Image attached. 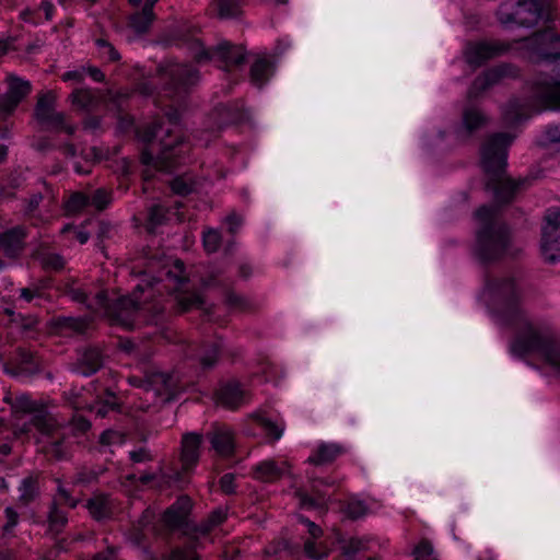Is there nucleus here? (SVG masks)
<instances>
[{
    "label": "nucleus",
    "instance_id": "obj_1",
    "mask_svg": "<svg viewBox=\"0 0 560 560\" xmlns=\"http://www.w3.org/2000/svg\"><path fill=\"white\" fill-rule=\"evenodd\" d=\"M483 294L498 320L518 331L510 350L516 357L530 352L542 355L560 377V343L549 327H538L529 322L524 302L526 291L521 279L513 276H487Z\"/></svg>",
    "mask_w": 560,
    "mask_h": 560
},
{
    "label": "nucleus",
    "instance_id": "obj_2",
    "mask_svg": "<svg viewBox=\"0 0 560 560\" xmlns=\"http://www.w3.org/2000/svg\"><path fill=\"white\" fill-rule=\"evenodd\" d=\"M512 141L511 135L499 132L490 136L481 148V164L489 175L486 188L493 191L494 200L499 205L511 202L516 191L529 184L527 177L515 182L504 176L508 148Z\"/></svg>",
    "mask_w": 560,
    "mask_h": 560
},
{
    "label": "nucleus",
    "instance_id": "obj_3",
    "mask_svg": "<svg viewBox=\"0 0 560 560\" xmlns=\"http://www.w3.org/2000/svg\"><path fill=\"white\" fill-rule=\"evenodd\" d=\"M15 406L32 413L30 423H25L20 432L30 434L33 428L36 429L39 434L37 442L43 444V451L57 459L62 458L68 450L69 428L60 424L50 412L26 395L18 397Z\"/></svg>",
    "mask_w": 560,
    "mask_h": 560
},
{
    "label": "nucleus",
    "instance_id": "obj_4",
    "mask_svg": "<svg viewBox=\"0 0 560 560\" xmlns=\"http://www.w3.org/2000/svg\"><path fill=\"white\" fill-rule=\"evenodd\" d=\"M527 97H513L505 105L503 117L506 124L516 125L544 109L560 110V82L544 77L533 81Z\"/></svg>",
    "mask_w": 560,
    "mask_h": 560
},
{
    "label": "nucleus",
    "instance_id": "obj_5",
    "mask_svg": "<svg viewBox=\"0 0 560 560\" xmlns=\"http://www.w3.org/2000/svg\"><path fill=\"white\" fill-rule=\"evenodd\" d=\"M139 139L145 144H152L156 139L160 141V151L155 158L148 149L141 152V163L144 165H153L161 172H173L179 164V154L183 144L179 136L173 137L171 128L164 129L162 119H155L137 130Z\"/></svg>",
    "mask_w": 560,
    "mask_h": 560
},
{
    "label": "nucleus",
    "instance_id": "obj_6",
    "mask_svg": "<svg viewBox=\"0 0 560 560\" xmlns=\"http://www.w3.org/2000/svg\"><path fill=\"white\" fill-rule=\"evenodd\" d=\"M476 218L481 224L477 231L476 255L485 264L499 260L510 243L509 228L499 221L495 206H481Z\"/></svg>",
    "mask_w": 560,
    "mask_h": 560
},
{
    "label": "nucleus",
    "instance_id": "obj_7",
    "mask_svg": "<svg viewBox=\"0 0 560 560\" xmlns=\"http://www.w3.org/2000/svg\"><path fill=\"white\" fill-rule=\"evenodd\" d=\"M498 21L504 25L534 27L556 20V0H505L497 10Z\"/></svg>",
    "mask_w": 560,
    "mask_h": 560
},
{
    "label": "nucleus",
    "instance_id": "obj_8",
    "mask_svg": "<svg viewBox=\"0 0 560 560\" xmlns=\"http://www.w3.org/2000/svg\"><path fill=\"white\" fill-rule=\"evenodd\" d=\"M198 80L199 72L196 68L188 65L171 66L166 71L164 95L179 104Z\"/></svg>",
    "mask_w": 560,
    "mask_h": 560
},
{
    "label": "nucleus",
    "instance_id": "obj_9",
    "mask_svg": "<svg viewBox=\"0 0 560 560\" xmlns=\"http://www.w3.org/2000/svg\"><path fill=\"white\" fill-rule=\"evenodd\" d=\"M34 116L36 121L46 130L65 131L70 135V127L67 116L57 110V95L52 91L45 92L38 96Z\"/></svg>",
    "mask_w": 560,
    "mask_h": 560
},
{
    "label": "nucleus",
    "instance_id": "obj_10",
    "mask_svg": "<svg viewBox=\"0 0 560 560\" xmlns=\"http://www.w3.org/2000/svg\"><path fill=\"white\" fill-rule=\"evenodd\" d=\"M94 300H96V305L100 308H105L106 315L110 318L113 324L120 325L127 329L133 327L136 314L139 310L138 301L122 296L109 303L105 291H98L94 295Z\"/></svg>",
    "mask_w": 560,
    "mask_h": 560
},
{
    "label": "nucleus",
    "instance_id": "obj_11",
    "mask_svg": "<svg viewBox=\"0 0 560 560\" xmlns=\"http://www.w3.org/2000/svg\"><path fill=\"white\" fill-rule=\"evenodd\" d=\"M542 229L541 254L546 261L556 262L560 259V209H549L545 215Z\"/></svg>",
    "mask_w": 560,
    "mask_h": 560
},
{
    "label": "nucleus",
    "instance_id": "obj_12",
    "mask_svg": "<svg viewBox=\"0 0 560 560\" xmlns=\"http://www.w3.org/2000/svg\"><path fill=\"white\" fill-rule=\"evenodd\" d=\"M72 302L84 305L86 313L72 317V335L90 337L96 330V312L100 308L94 298L91 300L89 294L82 289L72 288Z\"/></svg>",
    "mask_w": 560,
    "mask_h": 560
},
{
    "label": "nucleus",
    "instance_id": "obj_13",
    "mask_svg": "<svg viewBox=\"0 0 560 560\" xmlns=\"http://www.w3.org/2000/svg\"><path fill=\"white\" fill-rule=\"evenodd\" d=\"M245 48L243 46L233 45L230 42H222L215 47L203 49L197 55V60L217 59L223 63L224 70L232 67L242 66L245 62Z\"/></svg>",
    "mask_w": 560,
    "mask_h": 560
},
{
    "label": "nucleus",
    "instance_id": "obj_14",
    "mask_svg": "<svg viewBox=\"0 0 560 560\" xmlns=\"http://www.w3.org/2000/svg\"><path fill=\"white\" fill-rule=\"evenodd\" d=\"M57 494L54 497L48 513V529L52 534H58L68 524V510L70 494L65 483L56 479Z\"/></svg>",
    "mask_w": 560,
    "mask_h": 560
},
{
    "label": "nucleus",
    "instance_id": "obj_15",
    "mask_svg": "<svg viewBox=\"0 0 560 560\" xmlns=\"http://www.w3.org/2000/svg\"><path fill=\"white\" fill-rule=\"evenodd\" d=\"M31 92V83L15 75L8 78V91L0 97V119L5 120Z\"/></svg>",
    "mask_w": 560,
    "mask_h": 560
},
{
    "label": "nucleus",
    "instance_id": "obj_16",
    "mask_svg": "<svg viewBox=\"0 0 560 560\" xmlns=\"http://www.w3.org/2000/svg\"><path fill=\"white\" fill-rule=\"evenodd\" d=\"M510 49V45L499 42L471 43L465 51L466 61L474 67H480L486 61L502 56Z\"/></svg>",
    "mask_w": 560,
    "mask_h": 560
},
{
    "label": "nucleus",
    "instance_id": "obj_17",
    "mask_svg": "<svg viewBox=\"0 0 560 560\" xmlns=\"http://www.w3.org/2000/svg\"><path fill=\"white\" fill-rule=\"evenodd\" d=\"M518 74V70L516 67L509 65V63H502L499 66H495L487 71H485L482 74L478 75L469 91L468 96L470 98L477 97L480 93L488 90L490 86L497 84L501 79L503 78H515Z\"/></svg>",
    "mask_w": 560,
    "mask_h": 560
},
{
    "label": "nucleus",
    "instance_id": "obj_18",
    "mask_svg": "<svg viewBox=\"0 0 560 560\" xmlns=\"http://www.w3.org/2000/svg\"><path fill=\"white\" fill-rule=\"evenodd\" d=\"M192 508V501L188 495L179 497L163 514V522L170 529H183L189 534L190 524L188 516Z\"/></svg>",
    "mask_w": 560,
    "mask_h": 560
},
{
    "label": "nucleus",
    "instance_id": "obj_19",
    "mask_svg": "<svg viewBox=\"0 0 560 560\" xmlns=\"http://www.w3.org/2000/svg\"><path fill=\"white\" fill-rule=\"evenodd\" d=\"M113 201V194L105 188H97L93 191H72V212L86 208H94L104 211Z\"/></svg>",
    "mask_w": 560,
    "mask_h": 560
},
{
    "label": "nucleus",
    "instance_id": "obj_20",
    "mask_svg": "<svg viewBox=\"0 0 560 560\" xmlns=\"http://www.w3.org/2000/svg\"><path fill=\"white\" fill-rule=\"evenodd\" d=\"M330 485H332V482H328L325 479H313L311 481L310 492L300 488L294 494L295 498L299 499L301 508L324 509L327 506L328 494L322 487Z\"/></svg>",
    "mask_w": 560,
    "mask_h": 560
},
{
    "label": "nucleus",
    "instance_id": "obj_21",
    "mask_svg": "<svg viewBox=\"0 0 560 560\" xmlns=\"http://www.w3.org/2000/svg\"><path fill=\"white\" fill-rule=\"evenodd\" d=\"M203 435L196 432H188L182 436L180 463L184 470H191L200 457V446Z\"/></svg>",
    "mask_w": 560,
    "mask_h": 560
},
{
    "label": "nucleus",
    "instance_id": "obj_22",
    "mask_svg": "<svg viewBox=\"0 0 560 560\" xmlns=\"http://www.w3.org/2000/svg\"><path fill=\"white\" fill-rule=\"evenodd\" d=\"M487 124V117L475 106H467L463 110L462 125L455 129L458 140H467L475 131Z\"/></svg>",
    "mask_w": 560,
    "mask_h": 560
},
{
    "label": "nucleus",
    "instance_id": "obj_23",
    "mask_svg": "<svg viewBox=\"0 0 560 560\" xmlns=\"http://www.w3.org/2000/svg\"><path fill=\"white\" fill-rule=\"evenodd\" d=\"M38 358L30 350L19 349L11 369L4 368L7 373L18 377H30L39 372Z\"/></svg>",
    "mask_w": 560,
    "mask_h": 560
},
{
    "label": "nucleus",
    "instance_id": "obj_24",
    "mask_svg": "<svg viewBox=\"0 0 560 560\" xmlns=\"http://www.w3.org/2000/svg\"><path fill=\"white\" fill-rule=\"evenodd\" d=\"M77 353L75 371L81 375H92L102 368L103 355L97 347L88 346L83 349H78Z\"/></svg>",
    "mask_w": 560,
    "mask_h": 560
},
{
    "label": "nucleus",
    "instance_id": "obj_25",
    "mask_svg": "<svg viewBox=\"0 0 560 560\" xmlns=\"http://www.w3.org/2000/svg\"><path fill=\"white\" fill-rule=\"evenodd\" d=\"M26 231L23 226L18 225L0 234V249L7 257H18L25 245Z\"/></svg>",
    "mask_w": 560,
    "mask_h": 560
},
{
    "label": "nucleus",
    "instance_id": "obj_26",
    "mask_svg": "<svg viewBox=\"0 0 560 560\" xmlns=\"http://www.w3.org/2000/svg\"><path fill=\"white\" fill-rule=\"evenodd\" d=\"M206 438L218 454L229 456L233 453V432L226 425L214 424L212 429L207 432Z\"/></svg>",
    "mask_w": 560,
    "mask_h": 560
},
{
    "label": "nucleus",
    "instance_id": "obj_27",
    "mask_svg": "<svg viewBox=\"0 0 560 560\" xmlns=\"http://www.w3.org/2000/svg\"><path fill=\"white\" fill-rule=\"evenodd\" d=\"M218 401L226 408L236 409L246 399V392L237 381L222 384L215 393Z\"/></svg>",
    "mask_w": 560,
    "mask_h": 560
},
{
    "label": "nucleus",
    "instance_id": "obj_28",
    "mask_svg": "<svg viewBox=\"0 0 560 560\" xmlns=\"http://www.w3.org/2000/svg\"><path fill=\"white\" fill-rule=\"evenodd\" d=\"M150 390L164 400H170L176 393V382L168 373L152 372L148 374Z\"/></svg>",
    "mask_w": 560,
    "mask_h": 560
},
{
    "label": "nucleus",
    "instance_id": "obj_29",
    "mask_svg": "<svg viewBox=\"0 0 560 560\" xmlns=\"http://www.w3.org/2000/svg\"><path fill=\"white\" fill-rule=\"evenodd\" d=\"M285 463H277L273 459L264 460L252 469L253 478L262 482H275L279 480L285 470Z\"/></svg>",
    "mask_w": 560,
    "mask_h": 560
},
{
    "label": "nucleus",
    "instance_id": "obj_30",
    "mask_svg": "<svg viewBox=\"0 0 560 560\" xmlns=\"http://www.w3.org/2000/svg\"><path fill=\"white\" fill-rule=\"evenodd\" d=\"M224 350V343L221 338L211 341H205L199 350L198 360L202 370H211L218 363L221 352Z\"/></svg>",
    "mask_w": 560,
    "mask_h": 560
},
{
    "label": "nucleus",
    "instance_id": "obj_31",
    "mask_svg": "<svg viewBox=\"0 0 560 560\" xmlns=\"http://www.w3.org/2000/svg\"><path fill=\"white\" fill-rule=\"evenodd\" d=\"M273 73V63L266 57H258L249 70V78L253 85L261 89Z\"/></svg>",
    "mask_w": 560,
    "mask_h": 560
},
{
    "label": "nucleus",
    "instance_id": "obj_32",
    "mask_svg": "<svg viewBox=\"0 0 560 560\" xmlns=\"http://www.w3.org/2000/svg\"><path fill=\"white\" fill-rule=\"evenodd\" d=\"M342 453L341 446L337 444H322L317 451L308 457V463L320 466L330 464Z\"/></svg>",
    "mask_w": 560,
    "mask_h": 560
},
{
    "label": "nucleus",
    "instance_id": "obj_33",
    "mask_svg": "<svg viewBox=\"0 0 560 560\" xmlns=\"http://www.w3.org/2000/svg\"><path fill=\"white\" fill-rule=\"evenodd\" d=\"M211 9L220 19L237 18L242 13V0H212Z\"/></svg>",
    "mask_w": 560,
    "mask_h": 560
},
{
    "label": "nucleus",
    "instance_id": "obj_34",
    "mask_svg": "<svg viewBox=\"0 0 560 560\" xmlns=\"http://www.w3.org/2000/svg\"><path fill=\"white\" fill-rule=\"evenodd\" d=\"M84 508L90 512L93 518L100 521L109 517L112 511L108 499L105 495L90 498Z\"/></svg>",
    "mask_w": 560,
    "mask_h": 560
},
{
    "label": "nucleus",
    "instance_id": "obj_35",
    "mask_svg": "<svg viewBox=\"0 0 560 560\" xmlns=\"http://www.w3.org/2000/svg\"><path fill=\"white\" fill-rule=\"evenodd\" d=\"M100 103L98 96L95 91L91 89H74L72 90V105H78L83 109H94Z\"/></svg>",
    "mask_w": 560,
    "mask_h": 560
},
{
    "label": "nucleus",
    "instance_id": "obj_36",
    "mask_svg": "<svg viewBox=\"0 0 560 560\" xmlns=\"http://www.w3.org/2000/svg\"><path fill=\"white\" fill-rule=\"evenodd\" d=\"M200 547L197 537H189L183 547H176L171 551L170 560H200L196 550Z\"/></svg>",
    "mask_w": 560,
    "mask_h": 560
},
{
    "label": "nucleus",
    "instance_id": "obj_37",
    "mask_svg": "<svg viewBox=\"0 0 560 560\" xmlns=\"http://www.w3.org/2000/svg\"><path fill=\"white\" fill-rule=\"evenodd\" d=\"M19 492V501L23 504H28L34 501L39 494L38 479L34 476L22 479Z\"/></svg>",
    "mask_w": 560,
    "mask_h": 560
},
{
    "label": "nucleus",
    "instance_id": "obj_38",
    "mask_svg": "<svg viewBox=\"0 0 560 560\" xmlns=\"http://www.w3.org/2000/svg\"><path fill=\"white\" fill-rule=\"evenodd\" d=\"M153 20H154V14H150L141 9L140 11H137L129 15L128 26L135 33L141 35L149 31Z\"/></svg>",
    "mask_w": 560,
    "mask_h": 560
},
{
    "label": "nucleus",
    "instance_id": "obj_39",
    "mask_svg": "<svg viewBox=\"0 0 560 560\" xmlns=\"http://www.w3.org/2000/svg\"><path fill=\"white\" fill-rule=\"evenodd\" d=\"M537 42L548 45L550 50L545 54L546 59H560V35L551 31L537 34Z\"/></svg>",
    "mask_w": 560,
    "mask_h": 560
},
{
    "label": "nucleus",
    "instance_id": "obj_40",
    "mask_svg": "<svg viewBox=\"0 0 560 560\" xmlns=\"http://www.w3.org/2000/svg\"><path fill=\"white\" fill-rule=\"evenodd\" d=\"M167 210L161 205H152L148 208L147 229L153 232L166 221Z\"/></svg>",
    "mask_w": 560,
    "mask_h": 560
},
{
    "label": "nucleus",
    "instance_id": "obj_41",
    "mask_svg": "<svg viewBox=\"0 0 560 560\" xmlns=\"http://www.w3.org/2000/svg\"><path fill=\"white\" fill-rule=\"evenodd\" d=\"M37 258L46 270L58 271L65 267L66 260L58 254L43 250L38 253Z\"/></svg>",
    "mask_w": 560,
    "mask_h": 560
},
{
    "label": "nucleus",
    "instance_id": "obj_42",
    "mask_svg": "<svg viewBox=\"0 0 560 560\" xmlns=\"http://www.w3.org/2000/svg\"><path fill=\"white\" fill-rule=\"evenodd\" d=\"M94 231L96 233V246L104 249L105 240H109L115 234V226L109 222L98 221L94 222Z\"/></svg>",
    "mask_w": 560,
    "mask_h": 560
},
{
    "label": "nucleus",
    "instance_id": "obj_43",
    "mask_svg": "<svg viewBox=\"0 0 560 560\" xmlns=\"http://www.w3.org/2000/svg\"><path fill=\"white\" fill-rule=\"evenodd\" d=\"M178 305L184 312L195 307L199 308L203 305V299L197 292H185L178 296Z\"/></svg>",
    "mask_w": 560,
    "mask_h": 560
},
{
    "label": "nucleus",
    "instance_id": "obj_44",
    "mask_svg": "<svg viewBox=\"0 0 560 560\" xmlns=\"http://www.w3.org/2000/svg\"><path fill=\"white\" fill-rule=\"evenodd\" d=\"M85 74L90 75L96 82H103L105 79V75L101 71L100 68L94 67V66H89V67H82L81 69L75 70V71H72V83L81 82Z\"/></svg>",
    "mask_w": 560,
    "mask_h": 560
},
{
    "label": "nucleus",
    "instance_id": "obj_45",
    "mask_svg": "<svg viewBox=\"0 0 560 560\" xmlns=\"http://www.w3.org/2000/svg\"><path fill=\"white\" fill-rule=\"evenodd\" d=\"M343 511L349 518L358 520L368 513V505L361 500L351 499L346 503Z\"/></svg>",
    "mask_w": 560,
    "mask_h": 560
},
{
    "label": "nucleus",
    "instance_id": "obj_46",
    "mask_svg": "<svg viewBox=\"0 0 560 560\" xmlns=\"http://www.w3.org/2000/svg\"><path fill=\"white\" fill-rule=\"evenodd\" d=\"M220 116L224 119V122L235 124L241 121L244 118V112L241 107L231 106V105H221L217 108Z\"/></svg>",
    "mask_w": 560,
    "mask_h": 560
},
{
    "label": "nucleus",
    "instance_id": "obj_47",
    "mask_svg": "<svg viewBox=\"0 0 560 560\" xmlns=\"http://www.w3.org/2000/svg\"><path fill=\"white\" fill-rule=\"evenodd\" d=\"M202 241L206 252L211 254L219 249L222 237L218 230L209 229L203 232Z\"/></svg>",
    "mask_w": 560,
    "mask_h": 560
},
{
    "label": "nucleus",
    "instance_id": "obj_48",
    "mask_svg": "<svg viewBox=\"0 0 560 560\" xmlns=\"http://www.w3.org/2000/svg\"><path fill=\"white\" fill-rule=\"evenodd\" d=\"M541 147L560 143V124L548 125L538 142Z\"/></svg>",
    "mask_w": 560,
    "mask_h": 560
},
{
    "label": "nucleus",
    "instance_id": "obj_49",
    "mask_svg": "<svg viewBox=\"0 0 560 560\" xmlns=\"http://www.w3.org/2000/svg\"><path fill=\"white\" fill-rule=\"evenodd\" d=\"M257 422L272 441H277L281 438L283 428H280L277 423L261 416L257 417Z\"/></svg>",
    "mask_w": 560,
    "mask_h": 560
},
{
    "label": "nucleus",
    "instance_id": "obj_50",
    "mask_svg": "<svg viewBox=\"0 0 560 560\" xmlns=\"http://www.w3.org/2000/svg\"><path fill=\"white\" fill-rule=\"evenodd\" d=\"M413 555L416 560H436V558L433 557V546L427 539H422L419 542L413 550Z\"/></svg>",
    "mask_w": 560,
    "mask_h": 560
},
{
    "label": "nucleus",
    "instance_id": "obj_51",
    "mask_svg": "<svg viewBox=\"0 0 560 560\" xmlns=\"http://www.w3.org/2000/svg\"><path fill=\"white\" fill-rule=\"evenodd\" d=\"M172 190L179 196H187L195 189L194 183L184 177H176L171 183Z\"/></svg>",
    "mask_w": 560,
    "mask_h": 560
},
{
    "label": "nucleus",
    "instance_id": "obj_52",
    "mask_svg": "<svg viewBox=\"0 0 560 560\" xmlns=\"http://www.w3.org/2000/svg\"><path fill=\"white\" fill-rule=\"evenodd\" d=\"M190 470H184L182 467L180 470H174L171 474L163 475L164 481L168 485H175L179 488H183L184 485L188 482L187 474Z\"/></svg>",
    "mask_w": 560,
    "mask_h": 560
},
{
    "label": "nucleus",
    "instance_id": "obj_53",
    "mask_svg": "<svg viewBox=\"0 0 560 560\" xmlns=\"http://www.w3.org/2000/svg\"><path fill=\"white\" fill-rule=\"evenodd\" d=\"M129 96L130 94L127 93V92H115V93H109V106L112 108H116L119 113L124 112L126 106H127V103H128V100H129Z\"/></svg>",
    "mask_w": 560,
    "mask_h": 560
},
{
    "label": "nucleus",
    "instance_id": "obj_54",
    "mask_svg": "<svg viewBox=\"0 0 560 560\" xmlns=\"http://www.w3.org/2000/svg\"><path fill=\"white\" fill-rule=\"evenodd\" d=\"M4 515H5V523L2 526L3 536L11 535L13 533L14 527L16 526V524L19 522V514L12 508H7L4 511Z\"/></svg>",
    "mask_w": 560,
    "mask_h": 560
},
{
    "label": "nucleus",
    "instance_id": "obj_55",
    "mask_svg": "<svg viewBox=\"0 0 560 560\" xmlns=\"http://www.w3.org/2000/svg\"><path fill=\"white\" fill-rule=\"evenodd\" d=\"M129 458L132 463L138 464L151 462L153 460L154 456L148 447L141 446L138 450L131 451L129 453Z\"/></svg>",
    "mask_w": 560,
    "mask_h": 560
},
{
    "label": "nucleus",
    "instance_id": "obj_56",
    "mask_svg": "<svg viewBox=\"0 0 560 560\" xmlns=\"http://www.w3.org/2000/svg\"><path fill=\"white\" fill-rule=\"evenodd\" d=\"M96 45L100 49H104V55L107 56L109 61L116 62L120 60V54L116 50V48L108 43L106 39L98 38L96 40Z\"/></svg>",
    "mask_w": 560,
    "mask_h": 560
},
{
    "label": "nucleus",
    "instance_id": "obj_57",
    "mask_svg": "<svg viewBox=\"0 0 560 560\" xmlns=\"http://www.w3.org/2000/svg\"><path fill=\"white\" fill-rule=\"evenodd\" d=\"M92 231H94V221L89 219L74 232L75 238L80 244H85Z\"/></svg>",
    "mask_w": 560,
    "mask_h": 560
},
{
    "label": "nucleus",
    "instance_id": "obj_58",
    "mask_svg": "<svg viewBox=\"0 0 560 560\" xmlns=\"http://www.w3.org/2000/svg\"><path fill=\"white\" fill-rule=\"evenodd\" d=\"M365 549V544L357 538H351L343 547L342 552L348 558L354 557L358 552Z\"/></svg>",
    "mask_w": 560,
    "mask_h": 560
},
{
    "label": "nucleus",
    "instance_id": "obj_59",
    "mask_svg": "<svg viewBox=\"0 0 560 560\" xmlns=\"http://www.w3.org/2000/svg\"><path fill=\"white\" fill-rule=\"evenodd\" d=\"M183 262L176 261L175 269L176 271L168 270L166 272V278L171 281H174L175 288L178 289L180 285H183L186 282V278L182 275L183 273Z\"/></svg>",
    "mask_w": 560,
    "mask_h": 560
},
{
    "label": "nucleus",
    "instance_id": "obj_60",
    "mask_svg": "<svg viewBox=\"0 0 560 560\" xmlns=\"http://www.w3.org/2000/svg\"><path fill=\"white\" fill-rule=\"evenodd\" d=\"M91 428V421L83 416L72 415V432L85 433Z\"/></svg>",
    "mask_w": 560,
    "mask_h": 560
},
{
    "label": "nucleus",
    "instance_id": "obj_61",
    "mask_svg": "<svg viewBox=\"0 0 560 560\" xmlns=\"http://www.w3.org/2000/svg\"><path fill=\"white\" fill-rule=\"evenodd\" d=\"M220 487H221V490L225 494L234 493L235 492L234 475L233 474H224L220 478Z\"/></svg>",
    "mask_w": 560,
    "mask_h": 560
},
{
    "label": "nucleus",
    "instance_id": "obj_62",
    "mask_svg": "<svg viewBox=\"0 0 560 560\" xmlns=\"http://www.w3.org/2000/svg\"><path fill=\"white\" fill-rule=\"evenodd\" d=\"M214 528V526L212 524H209V520L206 518L205 521H202L199 525H191L190 524V528H189V534H200V535H208L212 529ZM192 537H196V536H192Z\"/></svg>",
    "mask_w": 560,
    "mask_h": 560
},
{
    "label": "nucleus",
    "instance_id": "obj_63",
    "mask_svg": "<svg viewBox=\"0 0 560 560\" xmlns=\"http://www.w3.org/2000/svg\"><path fill=\"white\" fill-rule=\"evenodd\" d=\"M84 130L96 131L101 128V117L86 115L82 120Z\"/></svg>",
    "mask_w": 560,
    "mask_h": 560
},
{
    "label": "nucleus",
    "instance_id": "obj_64",
    "mask_svg": "<svg viewBox=\"0 0 560 560\" xmlns=\"http://www.w3.org/2000/svg\"><path fill=\"white\" fill-rule=\"evenodd\" d=\"M290 548V544L287 539H280L278 541H275L271 544L267 549L266 552L268 555L276 556L282 551H287Z\"/></svg>",
    "mask_w": 560,
    "mask_h": 560
}]
</instances>
